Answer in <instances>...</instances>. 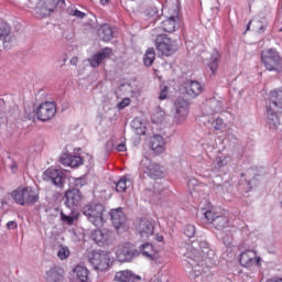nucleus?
Listing matches in <instances>:
<instances>
[{
    "mask_svg": "<svg viewBox=\"0 0 282 282\" xmlns=\"http://www.w3.org/2000/svg\"><path fill=\"white\" fill-rule=\"evenodd\" d=\"M83 215H85L86 219L93 224V226H96L97 228H100L105 224V205H102L100 202L93 200L82 208Z\"/></svg>",
    "mask_w": 282,
    "mask_h": 282,
    "instance_id": "f257e3e1",
    "label": "nucleus"
},
{
    "mask_svg": "<svg viewBox=\"0 0 282 282\" xmlns=\"http://www.w3.org/2000/svg\"><path fill=\"white\" fill-rule=\"evenodd\" d=\"M11 197L20 206H34L39 202V192L30 186L18 187L12 192Z\"/></svg>",
    "mask_w": 282,
    "mask_h": 282,
    "instance_id": "f03ea898",
    "label": "nucleus"
},
{
    "mask_svg": "<svg viewBox=\"0 0 282 282\" xmlns=\"http://www.w3.org/2000/svg\"><path fill=\"white\" fill-rule=\"evenodd\" d=\"M261 61L269 72H281L282 58L274 48H267L261 52Z\"/></svg>",
    "mask_w": 282,
    "mask_h": 282,
    "instance_id": "7ed1b4c3",
    "label": "nucleus"
},
{
    "mask_svg": "<svg viewBox=\"0 0 282 282\" xmlns=\"http://www.w3.org/2000/svg\"><path fill=\"white\" fill-rule=\"evenodd\" d=\"M185 261L191 265L189 279L194 282H204V274L202 273V258L193 251L184 254Z\"/></svg>",
    "mask_w": 282,
    "mask_h": 282,
    "instance_id": "20e7f679",
    "label": "nucleus"
},
{
    "mask_svg": "<svg viewBox=\"0 0 282 282\" xmlns=\"http://www.w3.org/2000/svg\"><path fill=\"white\" fill-rule=\"evenodd\" d=\"M155 47L161 56H173L177 52V42L166 34H159L155 39Z\"/></svg>",
    "mask_w": 282,
    "mask_h": 282,
    "instance_id": "39448f33",
    "label": "nucleus"
},
{
    "mask_svg": "<svg viewBox=\"0 0 282 282\" xmlns=\"http://www.w3.org/2000/svg\"><path fill=\"white\" fill-rule=\"evenodd\" d=\"M88 261L95 270L105 272V270H109L110 268L111 258L108 251L95 250L89 254Z\"/></svg>",
    "mask_w": 282,
    "mask_h": 282,
    "instance_id": "423d86ee",
    "label": "nucleus"
},
{
    "mask_svg": "<svg viewBox=\"0 0 282 282\" xmlns=\"http://www.w3.org/2000/svg\"><path fill=\"white\" fill-rule=\"evenodd\" d=\"M116 257L120 263H130V261H133L135 257H140V251L135 249L133 243L123 242L122 245L118 246Z\"/></svg>",
    "mask_w": 282,
    "mask_h": 282,
    "instance_id": "0eeeda50",
    "label": "nucleus"
},
{
    "mask_svg": "<svg viewBox=\"0 0 282 282\" xmlns=\"http://www.w3.org/2000/svg\"><path fill=\"white\" fill-rule=\"evenodd\" d=\"M141 169L151 180H162L164 177V167L149 158L141 160Z\"/></svg>",
    "mask_w": 282,
    "mask_h": 282,
    "instance_id": "6e6552de",
    "label": "nucleus"
},
{
    "mask_svg": "<svg viewBox=\"0 0 282 282\" xmlns=\"http://www.w3.org/2000/svg\"><path fill=\"white\" fill-rule=\"evenodd\" d=\"M63 200L66 208H69L72 213H74V210L80 206V202H83V192H80V189L69 187L65 192Z\"/></svg>",
    "mask_w": 282,
    "mask_h": 282,
    "instance_id": "1a4fd4ad",
    "label": "nucleus"
},
{
    "mask_svg": "<svg viewBox=\"0 0 282 282\" xmlns=\"http://www.w3.org/2000/svg\"><path fill=\"white\" fill-rule=\"evenodd\" d=\"M188 100L178 97L175 101H174V109H175V113H174V122H176V124H183V122L186 121V118L188 116Z\"/></svg>",
    "mask_w": 282,
    "mask_h": 282,
    "instance_id": "9d476101",
    "label": "nucleus"
},
{
    "mask_svg": "<svg viewBox=\"0 0 282 282\" xmlns=\"http://www.w3.org/2000/svg\"><path fill=\"white\" fill-rule=\"evenodd\" d=\"M37 120L47 122L56 116V104L54 101H45L36 108Z\"/></svg>",
    "mask_w": 282,
    "mask_h": 282,
    "instance_id": "9b49d317",
    "label": "nucleus"
},
{
    "mask_svg": "<svg viewBox=\"0 0 282 282\" xmlns=\"http://www.w3.org/2000/svg\"><path fill=\"white\" fill-rule=\"evenodd\" d=\"M109 216L113 228L118 230V232L124 231V228H127V215L122 210V207L111 209Z\"/></svg>",
    "mask_w": 282,
    "mask_h": 282,
    "instance_id": "f8f14e48",
    "label": "nucleus"
},
{
    "mask_svg": "<svg viewBox=\"0 0 282 282\" xmlns=\"http://www.w3.org/2000/svg\"><path fill=\"white\" fill-rule=\"evenodd\" d=\"M43 180L45 182H52L54 186L58 188H63L65 184V173L61 170L50 167L43 173Z\"/></svg>",
    "mask_w": 282,
    "mask_h": 282,
    "instance_id": "ddd939ff",
    "label": "nucleus"
},
{
    "mask_svg": "<svg viewBox=\"0 0 282 282\" xmlns=\"http://www.w3.org/2000/svg\"><path fill=\"white\" fill-rule=\"evenodd\" d=\"M239 263L242 268H252V265H261V258L257 257L254 250H246L240 253Z\"/></svg>",
    "mask_w": 282,
    "mask_h": 282,
    "instance_id": "4468645a",
    "label": "nucleus"
},
{
    "mask_svg": "<svg viewBox=\"0 0 282 282\" xmlns=\"http://www.w3.org/2000/svg\"><path fill=\"white\" fill-rule=\"evenodd\" d=\"M148 194L150 195V202L152 204H162L163 202H166L172 195L171 189L169 188H161L160 185H154V192L151 193V191H148Z\"/></svg>",
    "mask_w": 282,
    "mask_h": 282,
    "instance_id": "2eb2a0df",
    "label": "nucleus"
},
{
    "mask_svg": "<svg viewBox=\"0 0 282 282\" xmlns=\"http://www.w3.org/2000/svg\"><path fill=\"white\" fill-rule=\"evenodd\" d=\"M224 109V104L215 97L207 99L202 107V112L204 116H214V113H219Z\"/></svg>",
    "mask_w": 282,
    "mask_h": 282,
    "instance_id": "dca6fc26",
    "label": "nucleus"
},
{
    "mask_svg": "<svg viewBox=\"0 0 282 282\" xmlns=\"http://www.w3.org/2000/svg\"><path fill=\"white\" fill-rule=\"evenodd\" d=\"M137 231L142 239H147L153 236V232H155V223L153 220H149L148 218H141L139 225L137 226Z\"/></svg>",
    "mask_w": 282,
    "mask_h": 282,
    "instance_id": "f3484780",
    "label": "nucleus"
},
{
    "mask_svg": "<svg viewBox=\"0 0 282 282\" xmlns=\"http://www.w3.org/2000/svg\"><path fill=\"white\" fill-rule=\"evenodd\" d=\"M46 282H63L65 281V270L63 267L54 265L51 267L50 270L45 273Z\"/></svg>",
    "mask_w": 282,
    "mask_h": 282,
    "instance_id": "a211bd4d",
    "label": "nucleus"
},
{
    "mask_svg": "<svg viewBox=\"0 0 282 282\" xmlns=\"http://www.w3.org/2000/svg\"><path fill=\"white\" fill-rule=\"evenodd\" d=\"M11 28L8 23L3 22L0 24V41H3V47L4 50H10L12 47V42L14 41V37L10 35Z\"/></svg>",
    "mask_w": 282,
    "mask_h": 282,
    "instance_id": "6ab92c4d",
    "label": "nucleus"
},
{
    "mask_svg": "<svg viewBox=\"0 0 282 282\" xmlns=\"http://www.w3.org/2000/svg\"><path fill=\"white\" fill-rule=\"evenodd\" d=\"M150 149L156 154H162L163 151H166V141L162 134H154L150 140Z\"/></svg>",
    "mask_w": 282,
    "mask_h": 282,
    "instance_id": "aec40b11",
    "label": "nucleus"
},
{
    "mask_svg": "<svg viewBox=\"0 0 282 282\" xmlns=\"http://www.w3.org/2000/svg\"><path fill=\"white\" fill-rule=\"evenodd\" d=\"M278 113H282V111H276L274 108L270 109V107L267 106V126L272 131H275L279 124H281V119H279Z\"/></svg>",
    "mask_w": 282,
    "mask_h": 282,
    "instance_id": "412c9836",
    "label": "nucleus"
},
{
    "mask_svg": "<svg viewBox=\"0 0 282 282\" xmlns=\"http://www.w3.org/2000/svg\"><path fill=\"white\" fill-rule=\"evenodd\" d=\"M112 50L110 47H105L101 51H99L97 54H95L90 59H89V65L90 67H100V64L105 58H109L111 56Z\"/></svg>",
    "mask_w": 282,
    "mask_h": 282,
    "instance_id": "4be33fe9",
    "label": "nucleus"
},
{
    "mask_svg": "<svg viewBox=\"0 0 282 282\" xmlns=\"http://www.w3.org/2000/svg\"><path fill=\"white\" fill-rule=\"evenodd\" d=\"M117 282H138L142 281V276L135 275L131 270L118 271L115 275Z\"/></svg>",
    "mask_w": 282,
    "mask_h": 282,
    "instance_id": "5701e85b",
    "label": "nucleus"
},
{
    "mask_svg": "<svg viewBox=\"0 0 282 282\" xmlns=\"http://www.w3.org/2000/svg\"><path fill=\"white\" fill-rule=\"evenodd\" d=\"M185 90L189 98H197L204 91V86L197 80H187L185 83Z\"/></svg>",
    "mask_w": 282,
    "mask_h": 282,
    "instance_id": "b1692460",
    "label": "nucleus"
},
{
    "mask_svg": "<svg viewBox=\"0 0 282 282\" xmlns=\"http://www.w3.org/2000/svg\"><path fill=\"white\" fill-rule=\"evenodd\" d=\"M61 164L64 166H70L72 169H78L83 164V158L72 154H63L61 156Z\"/></svg>",
    "mask_w": 282,
    "mask_h": 282,
    "instance_id": "393cba45",
    "label": "nucleus"
},
{
    "mask_svg": "<svg viewBox=\"0 0 282 282\" xmlns=\"http://www.w3.org/2000/svg\"><path fill=\"white\" fill-rule=\"evenodd\" d=\"M269 99V109H274L275 111H282V90H272Z\"/></svg>",
    "mask_w": 282,
    "mask_h": 282,
    "instance_id": "a878e982",
    "label": "nucleus"
},
{
    "mask_svg": "<svg viewBox=\"0 0 282 282\" xmlns=\"http://www.w3.org/2000/svg\"><path fill=\"white\" fill-rule=\"evenodd\" d=\"M180 28V17L172 15L162 22V30L170 34Z\"/></svg>",
    "mask_w": 282,
    "mask_h": 282,
    "instance_id": "bb28decb",
    "label": "nucleus"
},
{
    "mask_svg": "<svg viewBox=\"0 0 282 282\" xmlns=\"http://www.w3.org/2000/svg\"><path fill=\"white\" fill-rule=\"evenodd\" d=\"M97 34L101 41L105 43H109L113 39V29L109 24H102L98 31Z\"/></svg>",
    "mask_w": 282,
    "mask_h": 282,
    "instance_id": "cd10ccee",
    "label": "nucleus"
},
{
    "mask_svg": "<svg viewBox=\"0 0 282 282\" xmlns=\"http://www.w3.org/2000/svg\"><path fill=\"white\" fill-rule=\"evenodd\" d=\"M91 239L95 243H98V246H105V243H109V234L102 231V229H96L91 234Z\"/></svg>",
    "mask_w": 282,
    "mask_h": 282,
    "instance_id": "c85d7f7f",
    "label": "nucleus"
},
{
    "mask_svg": "<svg viewBox=\"0 0 282 282\" xmlns=\"http://www.w3.org/2000/svg\"><path fill=\"white\" fill-rule=\"evenodd\" d=\"M219 61H221V54H219V51L215 50L207 64L213 76H215V74H217V69H219Z\"/></svg>",
    "mask_w": 282,
    "mask_h": 282,
    "instance_id": "c756f323",
    "label": "nucleus"
},
{
    "mask_svg": "<svg viewBox=\"0 0 282 282\" xmlns=\"http://www.w3.org/2000/svg\"><path fill=\"white\" fill-rule=\"evenodd\" d=\"M139 254H142L147 259L151 261H155V250L153 249V245L145 242L139 247Z\"/></svg>",
    "mask_w": 282,
    "mask_h": 282,
    "instance_id": "7c9ffc66",
    "label": "nucleus"
},
{
    "mask_svg": "<svg viewBox=\"0 0 282 282\" xmlns=\"http://www.w3.org/2000/svg\"><path fill=\"white\" fill-rule=\"evenodd\" d=\"M117 193H127V188L131 186L129 177L122 176L119 181L115 182Z\"/></svg>",
    "mask_w": 282,
    "mask_h": 282,
    "instance_id": "2f4dec72",
    "label": "nucleus"
},
{
    "mask_svg": "<svg viewBox=\"0 0 282 282\" xmlns=\"http://www.w3.org/2000/svg\"><path fill=\"white\" fill-rule=\"evenodd\" d=\"M75 274L80 282L89 281V270L83 265H77L75 268Z\"/></svg>",
    "mask_w": 282,
    "mask_h": 282,
    "instance_id": "473e14b6",
    "label": "nucleus"
},
{
    "mask_svg": "<svg viewBox=\"0 0 282 282\" xmlns=\"http://www.w3.org/2000/svg\"><path fill=\"white\" fill-rule=\"evenodd\" d=\"M153 63H155V48L149 47L143 56V65L145 67H151Z\"/></svg>",
    "mask_w": 282,
    "mask_h": 282,
    "instance_id": "72a5a7b5",
    "label": "nucleus"
},
{
    "mask_svg": "<svg viewBox=\"0 0 282 282\" xmlns=\"http://www.w3.org/2000/svg\"><path fill=\"white\" fill-rule=\"evenodd\" d=\"M216 230H224L228 228V217L226 216H216L214 223H212Z\"/></svg>",
    "mask_w": 282,
    "mask_h": 282,
    "instance_id": "f704fd0d",
    "label": "nucleus"
},
{
    "mask_svg": "<svg viewBox=\"0 0 282 282\" xmlns=\"http://www.w3.org/2000/svg\"><path fill=\"white\" fill-rule=\"evenodd\" d=\"M70 184H73V186H69V188H76L77 191H80L83 186H87V177H74Z\"/></svg>",
    "mask_w": 282,
    "mask_h": 282,
    "instance_id": "c9c22d12",
    "label": "nucleus"
},
{
    "mask_svg": "<svg viewBox=\"0 0 282 282\" xmlns=\"http://www.w3.org/2000/svg\"><path fill=\"white\" fill-rule=\"evenodd\" d=\"M76 219H78V215H65V213L61 210V221H63V224H67V226H74Z\"/></svg>",
    "mask_w": 282,
    "mask_h": 282,
    "instance_id": "e433bc0d",
    "label": "nucleus"
},
{
    "mask_svg": "<svg viewBox=\"0 0 282 282\" xmlns=\"http://www.w3.org/2000/svg\"><path fill=\"white\" fill-rule=\"evenodd\" d=\"M51 8H52V6L46 7L45 3L42 2V3L40 4V7L36 8V12H37V14H40V17H42V18H43V17H50V15L52 14V12H54V11L51 10Z\"/></svg>",
    "mask_w": 282,
    "mask_h": 282,
    "instance_id": "4c0bfd02",
    "label": "nucleus"
},
{
    "mask_svg": "<svg viewBox=\"0 0 282 282\" xmlns=\"http://www.w3.org/2000/svg\"><path fill=\"white\" fill-rule=\"evenodd\" d=\"M253 28L258 34H263L268 30V22L256 20L253 21Z\"/></svg>",
    "mask_w": 282,
    "mask_h": 282,
    "instance_id": "58836bf2",
    "label": "nucleus"
},
{
    "mask_svg": "<svg viewBox=\"0 0 282 282\" xmlns=\"http://www.w3.org/2000/svg\"><path fill=\"white\" fill-rule=\"evenodd\" d=\"M217 217L213 210H206L203 213V224H214V219Z\"/></svg>",
    "mask_w": 282,
    "mask_h": 282,
    "instance_id": "ea45409f",
    "label": "nucleus"
},
{
    "mask_svg": "<svg viewBox=\"0 0 282 282\" xmlns=\"http://www.w3.org/2000/svg\"><path fill=\"white\" fill-rule=\"evenodd\" d=\"M198 248L197 250H194L195 254H198L199 250L203 252V254H208V241L206 240H200L198 241Z\"/></svg>",
    "mask_w": 282,
    "mask_h": 282,
    "instance_id": "a19ab883",
    "label": "nucleus"
},
{
    "mask_svg": "<svg viewBox=\"0 0 282 282\" xmlns=\"http://www.w3.org/2000/svg\"><path fill=\"white\" fill-rule=\"evenodd\" d=\"M57 257L58 259H61V261H65V259H67L69 257V248L67 247H62L58 251H57Z\"/></svg>",
    "mask_w": 282,
    "mask_h": 282,
    "instance_id": "79ce46f5",
    "label": "nucleus"
},
{
    "mask_svg": "<svg viewBox=\"0 0 282 282\" xmlns=\"http://www.w3.org/2000/svg\"><path fill=\"white\" fill-rule=\"evenodd\" d=\"M195 232H197V230L195 229L194 225H186L184 227V235L186 237L193 238V237H195Z\"/></svg>",
    "mask_w": 282,
    "mask_h": 282,
    "instance_id": "37998d69",
    "label": "nucleus"
},
{
    "mask_svg": "<svg viewBox=\"0 0 282 282\" xmlns=\"http://www.w3.org/2000/svg\"><path fill=\"white\" fill-rule=\"evenodd\" d=\"M213 127L216 131H221V129H224V119L217 117L213 122Z\"/></svg>",
    "mask_w": 282,
    "mask_h": 282,
    "instance_id": "c03bdc74",
    "label": "nucleus"
},
{
    "mask_svg": "<svg viewBox=\"0 0 282 282\" xmlns=\"http://www.w3.org/2000/svg\"><path fill=\"white\" fill-rule=\"evenodd\" d=\"M24 118H26V120H32L33 122L34 120H36V118L39 119V113H36V108L33 109L31 112H28V110H25Z\"/></svg>",
    "mask_w": 282,
    "mask_h": 282,
    "instance_id": "a18cd8bd",
    "label": "nucleus"
},
{
    "mask_svg": "<svg viewBox=\"0 0 282 282\" xmlns=\"http://www.w3.org/2000/svg\"><path fill=\"white\" fill-rule=\"evenodd\" d=\"M167 94H169V86H166V85L161 86L159 100H166V98L169 97Z\"/></svg>",
    "mask_w": 282,
    "mask_h": 282,
    "instance_id": "49530a36",
    "label": "nucleus"
},
{
    "mask_svg": "<svg viewBox=\"0 0 282 282\" xmlns=\"http://www.w3.org/2000/svg\"><path fill=\"white\" fill-rule=\"evenodd\" d=\"M72 17H76L77 19H85V17H87V13L78 10V9H75L72 11Z\"/></svg>",
    "mask_w": 282,
    "mask_h": 282,
    "instance_id": "de8ad7c7",
    "label": "nucleus"
},
{
    "mask_svg": "<svg viewBox=\"0 0 282 282\" xmlns=\"http://www.w3.org/2000/svg\"><path fill=\"white\" fill-rule=\"evenodd\" d=\"M131 105L130 98H124L118 104V109H124V107H129Z\"/></svg>",
    "mask_w": 282,
    "mask_h": 282,
    "instance_id": "09e8293b",
    "label": "nucleus"
},
{
    "mask_svg": "<svg viewBox=\"0 0 282 282\" xmlns=\"http://www.w3.org/2000/svg\"><path fill=\"white\" fill-rule=\"evenodd\" d=\"M156 118L159 122H164V120L166 119V112H164V110H162L160 107L159 111L156 112Z\"/></svg>",
    "mask_w": 282,
    "mask_h": 282,
    "instance_id": "8fccbe9b",
    "label": "nucleus"
},
{
    "mask_svg": "<svg viewBox=\"0 0 282 282\" xmlns=\"http://www.w3.org/2000/svg\"><path fill=\"white\" fill-rule=\"evenodd\" d=\"M42 3H44L46 7L50 8L51 6V10L54 12L56 10V0H42Z\"/></svg>",
    "mask_w": 282,
    "mask_h": 282,
    "instance_id": "3c124183",
    "label": "nucleus"
},
{
    "mask_svg": "<svg viewBox=\"0 0 282 282\" xmlns=\"http://www.w3.org/2000/svg\"><path fill=\"white\" fill-rule=\"evenodd\" d=\"M223 243L227 246V248L232 246V237L230 235H225L223 237Z\"/></svg>",
    "mask_w": 282,
    "mask_h": 282,
    "instance_id": "603ef678",
    "label": "nucleus"
},
{
    "mask_svg": "<svg viewBox=\"0 0 282 282\" xmlns=\"http://www.w3.org/2000/svg\"><path fill=\"white\" fill-rule=\"evenodd\" d=\"M9 169L11 170V173L15 174L19 172V163L17 161L12 160L11 164L9 165Z\"/></svg>",
    "mask_w": 282,
    "mask_h": 282,
    "instance_id": "864d4df0",
    "label": "nucleus"
},
{
    "mask_svg": "<svg viewBox=\"0 0 282 282\" xmlns=\"http://www.w3.org/2000/svg\"><path fill=\"white\" fill-rule=\"evenodd\" d=\"M8 230H17L19 228V225L14 220H10L7 223Z\"/></svg>",
    "mask_w": 282,
    "mask_h": 282,
    "instance_id": "5fc2aeb1",
    "label": "nucleus"
},
{
    "mask_svg": "<svg viewBox=\"0 0 282 282\" xmlns=\"http://www.w3.org/2000/svg\"><path fill=\"white\" fill-rule=\"evenodd\" d=\"M134 133L137 135H144V133H147V127H144V124L140 126L134 130Z\"/></svg>",
    "mask_w": 282,
    "mask_h": 282,
    "instance_id": "6e6d98bb",
    "label": "nucleus"
},
{
    "mask_svg": "<svg viewBox=\"0 0 282 282\" xmlns=\"http://www.w3.org/2000/svg\"><path fill=\"white\" fill-rule=\"evenodd\" d=\"M142 124H144V123H142V121H140V119H134L131 122V127L134 131H135V129H139L140 127H142Z\"/></svg>",
    "mask_w": 282,
    "mask_h": 282,
    "instance_id": "4d7b16f0",
    "label": "nucleus"
},
{
    "mask_svg": "<svg viewBox=\"0 0 282 282\" xmlns=\"http://www.w3.org/2000/svg\"><path fill=\"white\" fill-rule=\"evenodd\" d=\"M65 8V0H55V10H63Z\"/></svg>",
    "mask_w": 282,
    "mask_h": 282,
    "instance_id": "13d9d810",
    "label": "nucleus"
},
{
    "mask_svg": "<svg viewBox=\"0 0 282 282\" xmlns=\"http://www.w3.org/2000/svg\"><path fill=\"white\" fill-rule=\"evenodd\" d=\"M116 151H119V152L127 151V145L124 143H119L116 147Z\"/></svg>",
    "mask_w": 282,
    "mask_h": 282,
    "instance_id": "bf43d9fd",
    "label": "nucleus"
},
{
    "mask_svg": "<svg viewBox=\"0 0 282 282\" xmlns=\"http://www.w3.org/2000/svg\"><path fill=\"white\" fill-rule=\"evenodd\" d=\"M267 282H282V278L281 276H273V278L267 280Z\"/></svg>",
    "mask_w": 282,
    "mask_h": 282,
    "instance_id": "052dcab7",
    "label": "nucleus"
},
{
    "mask_svg": "<svg viewBox=\"0 0 282 282\" xmlns=\"http://www.w3.org/2000/svg\"><path fill=\"white\" fill-rule=\"evenodd\" d=\"M155 240L159 242V243H162L164 241V236L160 235V234H156L155 235Z\"/></svg>",
    "mask_w": 282,
    "mask_h": 282,
    "instance_id": "680f3d73",
    "label": "nucleus"
},
{
    "mask_svg": "<svg viewBox=\"0 0 282 282\" xmlns=\"http://www.w3.org/2000/svg\"><path fill=\"white\" fill-rule=\"evenodd\" d=\"M223 166H226V162H224V160H221V159H218L217 160V167L223 169Z\"/></svg>",
    "mask_w": 282,
    "mask_h": 282,
    "instance_id": "e2e57ef3",
    "label": "nucleus"
},
{
    "mask_svg": "<svg viewBox=\"0 0 282 282\" xmlns=\"http://www.w3.org/2000/svg\"><path fill=\"white\" fill-rule=\"evenodd\" d=\"M106 149H108V151H111V149H113V141L106 142Z\"/></svg>",
    "mask_w": 282,
    "mask_h": 282,
    "instance_id": "0e129e2a",
    "label": "nucleus"
},
{
    "mask_svg": "<svg viewBox=\"0 0 282 282\" xmlns=\"http://www.w3.org/2000/svg\"><path fill=\"white\" fill-rule=\"evenodd\" d=\"M101 6H107L109 3V0H100Z\"/></svg>",
    "mask_w": 282,
    "mask_h": 282,
    "instance_id": "69168bd1",
    "label": "nucleus"
},
{
    "mask_svg": "<svg viewBox=\"0 0 282 282\" xmlns=\"http://www.w3.org/2000/svg\"><path fill=\"white\" fill-rule=\"evenodd\" d=\"M70 65H76V58L70 59Z\"/></svg>",
    "mask_w": 282,
    "mask_h": 282,
    "instance_id": "338daca9",
    "label": "nucleus"
},
{
    "mask_svg": "<svg viewBox=\"0 0 282 282\" xmlns=\"http://www.w3.org/2000/svg\"><path fill=\"white\" fill-rule=\"evenodd\" d=\"M252 21H249L248 25H247V31L250 30V25H252Z\"/></svg>",
    "mask_w": 282,
    "mask_h": 282,
    "instance_id": "774afa93",
    "label": "nucleus"
}]
</instances>
